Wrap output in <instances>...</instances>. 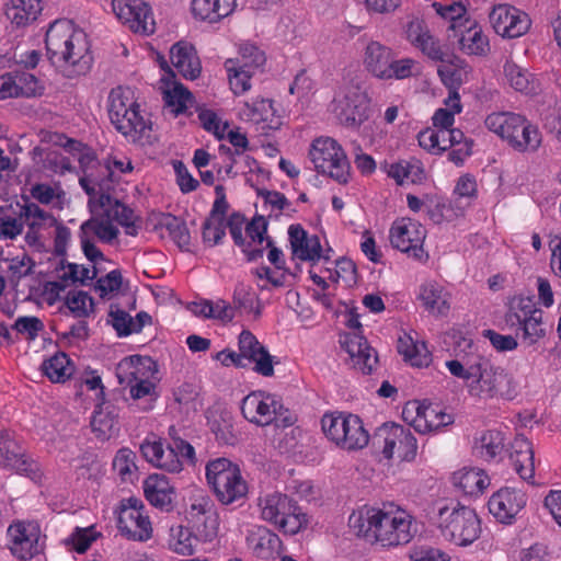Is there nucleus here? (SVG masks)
Segmentation results:
<instances>
[{"mask_svg":"<svg viewBox=\"0 0 561 561\" xmlns=\"http://www.w3.org/2000/svg\"><path fill=\"white\" fill-rule=\"evenodd\" d=\"M8 548L21 561L32 560L43 552L39 543L41 528L37 523L15 520L7 529Z\"/></svg>","mask_w":561,"mask_h":561,"instance_id":"obj_13","label":"nucleus"},{"mask_svg":"<svg viewBox=\"0 0 561 561\" xmlns=\"http://www.w3.org/2000/svg\"><path fill=\"white\" fill-rule=\"evenodd\" d=\"M296 504L297 503L286 494L278 492L267 494L264 499L260 500L262 517L275 525L278 524L282 517L288 515L289 512H295Z\"/></svg>","mask_w":561,"mask_h":561,"instance_id":"obj_32","label":"nucleus"},{"mask_svg":"<svg viewBox=\"0 0 561 561\" xmlns=\"http://www.w3.org/2000/svg\"><path fill=\"white\" fill-rule=\"evenodd\" d=\"M416 415L412 420L411 425L419 433L437 431L436 421L432 420L433 407L417 403L415 407Z\"/></svg>","mask_w":561,"mask_h":561,"instance_id":"obj_62","label":"nucleus"},{"mask_svg":"<svg viewBox=\"0 0 561 561\" xmlns=\"http://www.w3.org/2000/svg\"><path fill=\"white\" fill-rule=\"evenodd\" d=\"M424 239L425 231L412 220L394 222L390 229L392 247L419 260L422 259L424 253Z\"/></svg>","mask_w":561,"mask_h":561,"instance_id":"obj_18","label":"nucleus"},{"mask_svg":"<svg viewBox=\"0 0 561 561\" xmlns=\"http://www.w3.org/2000/svg\"><path fill=\"white\" fill-rule=\"evenodd\" d=\"M526 494L519 490L503 488L494 493L489 502V511L502 523L511 520L526 505Z\"/></svg>","mask_w":561,"mask_h":561,"instance_id":"obj_20","label":"nucleus"},{"mask_svg":"<svg viewBox=\"0 0 561 561\" xmlns=\"http://www.w3.org/2000/svg\"><path fill=\"white\" fill-rule=\"evenodd\" d=\"M465 61L453 54V60L440 61L437 73L442 82L449 89H459L463 81L466 70Z\"/></svg>","mask_w":561,"mask_h":561,"instance_id":"obj_46","label":"nucleus"},{"mask_svg":"<svg viewBox=\"0 0 561 561\" xmlns=\"http://www.w3.org/2000/svg\"><path fill=\"white\" fill-rule=\"evenodd\" d=\"M425 210L428 218L436 225L444 221H453L459 217L460 210L454 208L453 203H447L442 198L428 199L425 204Z\"/></svg>","mask_w":561,"mask_h":561,"instance_id":"obj_51","label":"nucleus"},{"mask_svg":"<svg viewBox=\"0 0 561 561\" xmlns=\"http://www.w3.org/2000/svg\"><path fill=\"white\" fill-rule=\"evenodd\" d=\"M156 370V362L150 357L134 355L122 359L116 366V377L119 385L130 387L142 373Z\"/></svg>","mask_w":561,"mask_h":561,"instance_id":"obj_29","label":"nucleus"},{"mask_svg":"<svg viewBox=\"0 0 561 561\" xmlns=\"http://www.w3.org/2000/svg\"><path fill=\"white\" fill-rule=\"evenodd\" d=\"M284 405L274 394L264 391H252L241 402V412L251 423L259 426H266L282 416Z\"/></svg>","mask_w":561,"mask_h":561,"instance_id":"obj_14","label":"nucleus"},{"mask_svg":"<svg viewBox=\"0 0 561 561\" xmlns=\"http://www.w3.org/2000/svg\"><path fill=\"white\" fill-rule=\"evenodd\" d=\"M288 236L293 254L299 260L316 262L322 257V248L317 234L308 236L300 225H291L288 228Z\"/></svg>","mask_w":561,"mask_h":561,"instance_id":"obj_24","label":"nucleus"},{"mask_svg":"<svg viewBox=\"0 0 561 561\" xmlns=\"http://www.w3.org/2000/svg\"><path fill=\"white\" fill-rule=\"evenodd\" d=\"M324 435L337 447L345 450L362 449L369 443L368 432L362 420L351 413H325L321 420Z\"/></svg>","mask_w":561,"mask_h":561,"instance_id":"obj_6","label":"nucleus"},{"mask_svg":"<svg viewBox=\"0 0 561 561\" xmlns=\"http://www.w3.org/2000/svg\"><path fill=\"white\" fill-rule=\"evenodd\" d=\"M206 480L222 505L243 501L249 492L240 467L227 458H217L206 465Z\"/></svg>","mask_w":561,"mask_h":561,"instance_id":"obj_4","label":"nucleus"},{"mask_svg":"<svg viewBox=\"0 0 561 561\" xmlns=\"http://www.w3.org/2000/svg\"><path fill=\"white\" fill-rule=\"evenodd\" d=\"M101 536L100 533L95 531L93 526L90 527H76L73 531L62 540L64 546L77 553H84Z\"/></svg>","mask_w":561,"mask_h":561,"instance_id":"obj_50","label":"nucleus"},{"mask_svg":"<svg viewBox=\"0 0 561 561\" xmlns=\"http://www.w3.org/2000/svg\"><path fill=\"white\" fill-rule=\"evenodd\" d=\"M255 302L259 304V298L250 286L244 284L237 285L232 299V308H234V312H254L255 316L259 317L261 316V308H254Z\"/></svg>","mask_w":561,"mask_h":561,"instance_id":"obj_54","label":"nucleus"},{"mask_svg":"<svg viewBox=\"0 0 561 561\" xmlns=\"http://www.w3.org/2000/svg\"><path fill=\"white\" fill-rule=\"evenodd\" d=\"M489 20L495 33L507 38L524 35L531 24L526 12L506 3L494 5Z\"/></svg>","mask_w":561,"mask_h":561,"instance_id":"obj_16","label":"nucleus"},{"mask_svg":"<svg viewBox=\"0 0 561 561\" xmlns=\"http://www.w3.org/2000/svg\"><path fill=\"white\" fill-rule=\"evenodd\" d=\"M187 527L171 529L170 548L188 556L194 552L195 541H211L218 534L219 517L214 501L208 495H195L186 511Z\"/></svg>","mask_w":561,"mask_h":561,"instance_id":"obj_1","label":"nucleus"},{"mask_svg":"<svg viewBox=\"0 0 561 561\" xmlns=\"http://www.w3.org/2000/svg\"><path fill=\"white\" fill-rule=\"evenodd\" d=\"M130 13L128 20L125 21L124 24H127L128 27L135 32L142 35H150L154 33L156 22L153 20L150 8L146 2L141 0V5H137Z\"/></svg>","mask_w":561,"mask_h":561,"instance_id":"obj_48","label":"nucleus"},{"mask_svg":"<svg viewBox=\"0 0 561 561\" xmlns=\"http://www.w3.org/2000/svg\"><path fill=\"white\" fill-rule=\"evenodd\" d=\"M21 217L27 220L31 230H39L43 227H53L57 225L56 218L42 209L35 203H27L21 208Z\"/></svg>","mask_w":561,"mask_h":561,"instance_id":"obj_52","label":"nucleus"},{"mask_svg":"<svg viewBox=\"0 0 561 561\" xmlns=\"http://www.w3.org/2000/svg\"><path fill=\"white\" fill-rule=\"evenodd\" d=\"M113 514L117 531L125 539L147 542L152 538L153 528L140 499L130 496L121 500Z\"/></svg>","mask_w":561,"mask_h":561,"instance_id":"obj_7","label":"nucleus"},{"mask_svg":"<svg viewBox=\"0 0 561 561\" xmlns=\"http://www.w3.org/2000/svg\"><path fill=\"white\" fill-rule=\"evenodd\" d=\"M170 59L174 68L185 78L195 80L202 71L201 60L195 47L184 41L172 45L170 49Z\"/></svg>","mask_w":561,"mask_h":561,"instance_id":"obj_25","label":"nucleus"},{"mask_svg":"<svg viewBox=\"0 0 561 561\" xmlns=\"http://www.w3.org/2000/svg\"><path fill=\"white\" fill-rule=\"evenodd\" d=\"M516 131V139H514L512 144V147L515 150L519 152H534L539 148L541 144V134L535 125L525 119L522 127Z\"/></svg>","mask_w":561,"mask_h":561,"instance_id":"obj_49","label":"nucleus"},{"mask_svg":"<svg viewBox=\"0 0 561 561\" xmlns=\"http://www.w3.org/2000/svg\"><path fill=\"white\" fill-rule=\"evenodd\" d=\"M341 344L350 355L351 363L355 369L366 375L373 371L378 357L376 351L368 345L364 336L357 333H348L341 340Z\"/></svg>","mask_w":561,"mask_h":561,"instance_id":"obj_21","label":"nucleus"},{"mask_svg":"<svg viewBox=\"0 0 561 561\" xmlns=\"http://www.w3.org/2000/svg\"><path fill=\"white\" fill-rule=\"evenodd\" d=\"M364 64L371 75L383 80L409 78L416 65L411 58L396 59L391 48L375 41L365 48Z\"/></svg>","mask_w":561,"mask_h":561,"instance_id":"obj_9","label":"nucleus"},{"mask_svg":"<svg viewBox=\"0 0 561 561\" xmlns=\"http://www.w3.org/2000/svg\"><path fill=\"white\" fill-rule=\"evenodd\" d=\"M309 157L319 173L328 174L340 184H346L351 165L341 145L333 138L319 137L311 144Z\"/></svg>","mask_w":561,"mask_h":561,"instance_id":"obj_8","label":"nucleus"},{"mask_svg":"<svg viewBox=\"0 0 561 561\" xmlns=\"http://www.w3.org/2000/svg\"><path fill=\"white\" fill-rule=\"evenodd\" d=\"M238 346L242 363H253V370L261 376L274 375L273 356L252 332L243 330L239 335Z\"/></svg>","mask_w":561,"mask_h":561,"instance_id":"obj_17","label":"nucleus"},{"mask_svg":"<svg viewBox=\"0 0 561 561\" xmlns=\"http://www.w3.org/2000/svg\"><path fill=\"white\" fill-rule=\"evenodd\" d=\"M144 493L152 506L164 512L173 511L176 497L175 488L165 476L153 473L147 477L144 481Z\"/></svg>","mask_w":561,"mask_h":561,"instance_id":"obj_22","label":"nucleus"},{"mask_svg":"<svg viewBox=\"0 0 561 561\" xmlns=\"http://www.w3.org/2000/svg\"><path fill=\"white\" fill-rule=\"evenodd\" d=\"M438 528L442 536L457 546L466 547L476 541L481 533V525L474 510L457 505L438 510Z\"/></svg>","mask_w":561,"mask_h":561,"instance_id":"obj_5","label":"nucleus"},{"mask_svg":"<svg viewBox=\"0 0 561 561\" xmlns=\"http://www.w3.org/2000/svg\"><path fill=\"white\" fill-rule=\"evenodd\" d=\"M510 460L523 480L529 481L535 474V459L531 443L523 435H516L511 444Z\"/></svg>","mask_w":561,"mask_h":561,"instance_id":"obj_27","label":"nucleus"},{"mask_svg":"<svg viewBox=\"0 0 561 561\" xmlns=\"http://www.w3.org/2000/svg\"><path fill=\"white\" fill-rule=\"evenodd\" d=\"M277 525L279 529L285 534L296 535L308 525V518L301 508L296 504L295 512H289L288 515L282 517Z\"/></svg>","mask_w":561,"mask_h":561,"instance_id":"obj_64","label":"nucleus"},{"mask_svg":"<svg viewBox=\"0 0 561 561\" xmlns=\"http://www.w3.org/2000/svg\"><path fill=\"white\" fill-rule=\"evenodd\" d=\"M376 516L377 507L364 506L351 514L348 518V526L356 536L363 537L373 542Z\"/></svg>","mask_w":561,"mask_h":561,"instance_id":"obj_38","label":"nucleus"},{"mask_svg":"<svg viewBox=\"0 0 561 561\" xmlns=\"http://www.w3.org/2000/svg\"><path fill=\"white\" fill-rule=\"evenodd\" d=\"M194 465L196 461L195 449L186 440L181 437H173L164 450L161 462H157L154 467L171 473H179L183 469V461Z\"/></svg>","mask_w":561,"mask_h":561,"instance_id":"obj_23","label":"nucleus"},{"mask_svg":"<svg viewBox=\"0 0 561 561\" xmlns=\"http://www.w3.org/2000/svg\"><path fill=\"white\" fill-rule=\"evenodd\" d=\"M225 68L228 72L229 84L236 95H241L251 89L249 70L242 69L234 59L229 58L225 61Z\"/></svg>","mask_w":561,"mask_h":561,"instance_id":"obj_53","label":"nucleus"},{"mask_svg":"<svg viewBox=\"0 0 561 561\" xmlns=\"http://www.w3.org/2000/svg\"><path fill=\"white\" fill-rule=\"evenodd\" d=\"M163 101L174 116H179L193 105L194 96L182 83H174L171 89L164 91Z\"/></svg>","mask_w":561,"mask_h":561,"instance_id":"obj_41","label":"nucleus"},{"mask_svg":"<svg viewBox=\"0 0 561 561\" xmlns=\"http://www.w3.org/2000/svg\"><path fill=\"white\" fill-rule=\"evenodd\" d=\"M417 298L425 310L433 314H446L449 310L448 294L443 286L435 282H428L421 286Z\"/></svg>","mask_w":561,"mask_h":561,"instance_id":"obj_33","label":"nucleus"},{"mask_svg":"<svg viewBox=\"0 0 561 561\" xmlns=\"http://www.w3.org/2000/svg\"><path fill=\"white\" fill-rule=\"evenodd\" d=\"M42 371L53 382H64L72 375L73 368L65 353H57L43 362Z\"/></svg>","mask_w":561,"mask_h":561,"instance_id":"obj_42","label":"nucleus"},{"mask_svg":"<svg viewBox=\"0 0 561 561\" xmlns=\"http://www.w3.org/2000/svg\"><path fill=\"white\" fill-rule=\"evenodd\" d=\"M0 465L25 474L32 480L41 478L38 463L26 457L24 449L9 430L0 431Z\"/></svg>","mask_w":561,"mask_h":561,"instance_id":"obj_15","label":"nucleus"},{"mask_svg":"<svg viewBox=\"0 0 561 561\" xmlns=\"http://www.w3.org/2000/svg\"><path fill=\"white\" fill-rule=\"evenodd\" d=\"M453 483L465 494H481L490 484L489 477L481 469H462L453 474Z\"/></svg>","mask_w":561,"mask_h":561,"instance_id":"obj_34","label":"nucleus"},{"mask_svg":"<svg viewBox=\"0 0 561 561\" xmlns=\"http://www.w3.org/2000/svg\"><path fill=\"white\" fill-rule=\"evenodd\" d=\"M210 430L216 435L217 440L224 444L233 445L237 440L232 417L229 413H220L218 417L213 419Z\"/></svg>","mask_w":561,"mask_h":561,"instance_id":"obj_58","label":"nucleus"},{"mask_svg":"<svg viewBox=\"0 0 561 561\" xmlns=\"http://www.w3.org/2000/svg\"><path fill=\"white\" fill-rule=\"evenodd\" d=\"M108 101L110 121L127 141L139 146L153 145L157 138L152 131V122L145 117L140 105L134 101V93L129 88L112 89Z\"/></svg>","mask_w":561,"mask_h":561,"instance_id":"obj_2","label":"nucleus"},{"mask_svg":"<svg viewBox=\"0 0 561 561\" xmlns=\"http://www.w3.org/2000/svg\"><path fill=\"white\" fill-rule=\"evenodd\" d=\"M472 371L469 374L473 381H469L468 391L471 396L486 394L504 396L510 392L511 378L499 367H493L488 360L479 358L472 363Z\"/></svg>","mask_w":561,"mask_h":561,"instance_id":"obj_12","label":"nucleus"},{"mask_svg":"<svg viewBox=\"0 0 561 561\" xmlns=\"http://www.w3.org/2000/svg\"><path fill=\"white\" fill-rule=\"evenodd\" d=\"M542 310L529 317L527 320L520 322L516 327L523 331V341L528 346L536 344L539 340L545 337L546 328L542 323Z\"/></svg>","mask_w":561,"mask_h":561,"instance_id":"obj_55","label":"nucleus"},{"mask_svg":"<svg viewBox=\"0 0 561 561\" xmlns=\"http://www.w3.org/2000/svg\"><path fill=\"white\" fill-rule=\"evenodd\" d=\"M45 45L51 65L64 68L77 67L78 73L84 71L91 61L85 34L76 30L69 20H56L46 32Z\"/></svg>","mask_w":561,"mask_h":561,"instance_id":"obj_3","label":"nucleus"},{"mask_svg":"<svg viewBox=\"0 0 561 561\" xmlns=\"http://www.w3.org/2000/svg\"><path fill=\"white\" fill-rule=\"evenodd\" d=\"M339 122L347 127L356 129L368 119V104L359 94L346 95L339 101L334 108Z\"/></svg>","mask_w":561,"mask_h":561,"instance_id":"obj_26","label":"nucleus"},{"mask_svg":"<svg viewBox=\"0 0 561 561\" xmlns=\"http://www.w3.org/2000/svg\"><path fill=\"white\" fill-rule=\"evenodd\" d=\"M116 298H122L125 307L135 309L136 299L129 291V280L123 277L118 268L107 272V301L113 302Z\"/></svg>","mask_w":561,"mask_h":561,"instance_id":"obj_37","label":"nucleus"},{"mask_svg":"<svg viewBox=\"0 0 561 561\" xmlns=\"http://www.w3.org/2000/svg\"><path fill=\"white\" fill-rule=\"evenodd\" d=\"M159 225L169 232L170 238L180 249L188 250L191 236L186 224L182 219L171 214H163Z\"/></svg>","mask_w":561,"mask_h":561,"instance_id":"obj_45","label":"nucleus"},{"mask_svg":"<svg viewBox=\"0 0 561 561\" xmlns=\"http://www.w3.org/2000/svg\"><path fill=\"white\" fill-rule=\"evenodd\" d=\"M135 218L134 210L118 198L113 197L107 186V244H118L116 239L119 230L112 221L121 225L126 234L135 237L138 232Z\"/></svg>","mask_w":561,"mask_h":561,"instance_id":"obj_19","label":"nucleus"},{"mask_svg":"<svg viewBox=\"0 0 561 561\" xmlns=\"http://www.w3.org/2000/svg\"><path fill=\"white\" fill-rule=\"evenodd\" d=\"M67 268L68 270L60 276V280L51 284L58 290H64L66 288V284L64 283H67L68 280L83 284L87 279H92L96 274L94 267L90 271L89 268L75 263H69Z\"/></svg>","mask_w":561,"mask_h":561,"instance_id":"obj_59","label":"nucleus"},{"mask_svg":"<svg viewBox=\"0 0 561 561\" xmlns=\"http://www.w3.org/2000/svg\"><path fill=\"white\" fill-rule=\"evenodd\" d=\"M432 7L438 15L451 22L450 28L456 30L457 27L463 26L462 20L467 13V9L461 2H453L447 5L434 2Z\"/></svg>","mask_w":561,"mask_h":561,"instance_id":"obj_60","label":"nucleus"},{"mask_svg":"<svg viewBox=\"0 0 561 561\" xmlns=\"http://www.w3.org/2000/svg\"><path fill=\"white\" fill-rule=\"evenodd\" d=\"M413 537L412 516L400 507L377 508L373 541L383 547L408 543Z\"/></svg>","mask_w":561,"mask_h":561,"instance_id":"obj_10","label":"nucleus"},{"mask_svg":"<svg viewBox=\"0 0 561 561\" xmlns=\"http://www.w3.org/2000/svg\"><path fill=\"white\" fill-rule=\"evenodd\" d=\"M136 454L128 448H122L117 451L112 462L113 472L118 476L123 482H133L137 478V466L135 463Z\"/></svg>","mask_w":561,"mask_h":561,"instance_id":"obj_47","label":"nucleus"},{"mask_svg":"<svg viewBox=\"0 0 561 561\" xmlns=\"http://www.w3.org/2000/svg\"><path fill=\"white\" fill-rule=\"evenodd\" d=\"M12 329L16 333L24 335L28 341H34L38 334L44 330L43 321L34 316L19 317Z\"/></svg>","mask_w":561,"mask_h":561,"instance_id":"obj_61","label":"nucleus"},{"mask_svg":"<svg viewBox=\"0 0 561 561\" xmlns=\"http://www.w3.org/2000/svg\"><path fill=\"white\" fill-rule=\"evenodd\" d=\"M476 448L480 449L482 456L494 458L504 448V438L499 431H485L477 439Z\"/></svg>","mask_w":561,"mask_h":561,"instance_id":"obj_57","label":"nucleus"},{"mask_svg":"<svg viewBox=\"0 0 561 561\" xmlns=\"http://www.w3.org/2000/svg\"><path fill=\"white\" fill-rule=\"evenodd\" d=\"M41 11V0H10L5 14L16 26H25L35 21Z\"/></svg>","mask_w":561,"mask_h":561,"instance_id":"obj_35","label":"nucleus"},{"mask_svg":"<svg viewBox=\"0 0 561 561\" xmlns=\"http://www.w3.org/2000/svg\"><path fill=\"white\" fill-rule=\"evenodd\" d=\"M247 541L255 556L261 559L272 558L275 552H278L282 545L279 537L263 526L252 529Z\"/></svg>","mask_w":561,"mask_h":561,"instance_id":"obj_30","label":"nucleus"},{"mask_svg":"<svg viewBox=\"0 0 561 561\" xmlns=\"http://www.w3.org/2000/svg\"><path fill=\"white\" fill-rule=\"evenodd\" d=\"M409 32L412 42L432 60H453V54L444 50L439 42L427 30L423 31L420 24H411Z\"/></svg>","mask_w":561,"mask_h":561,"instance_id":"obj_31","label":"nucleus"},{"mask_svg":"<svg viewBox=\"0 0 561 561\" xmlns=\"http://www.w3.org/2000/svg\"><path fill=\"white\" fill-rule=\"evenodd\" d=\"M239 67L249 70V75L254 76L266 62V57L263 50L253 44L245 43L240 45L239 57L233 58Z\"/></svg>","mask_w":561,"mask_h":561,"instance_id":"obj_44","label":"nucleus"},{"mask_svg":"<svg viewBox=\"0 0 561 561\" xmlns=\"http://www.w3.org/2000/svg\"><path fill=\"white\" fill-rule=\"evenodd\" d=\"M66 305L71 313L76 317L88 316L89 309L92 307V298L82 290L69 291L66 298Z\"/></svg>","mask_w":561,"mask_h":561,"instance_id":"obj_63","label":"nucleus"},{"mask_svg":"<svg viewBox=\"0 0 561 561\" xmlns=\"http://www.w3.org/2000/svg\"><path fill=\"white\" fill-rule=\"evenodd\" d=\"M107 316L111 317V324L119 337L133 334V318L125 309L121 308L119 304L111 302Z\"/></svg>","mask_w":561,"mask_h":561,"instance_id":"obj_56","label":"nucleus"},{"mask_svg":"<svg viewBox=\"0 0 561 561\" xmlns=\"http://www.w3.org/2000/svg\"><path fill=\"white\" fill-rule=\"evenodd\" d=\"M95 236L100 241H105V218L92 217L81 225V244L85 256L90 261L102 257L96 247L90 241V237Z\"/></svg>","mask_w":561,"mask_h":561,"instance_id":"obj_36","label":"nucleus"},{"mask_svg":"<svg viewBox=\"0 0 561 561\" xmlns=\"http://www.w3.org/2000/svg\"><path fill=\"white\" fill-rule=\"evenodd\" d=\"M236 0H192V13L196 19L217 23L236 9Z\"/></svg>","mask_w":561,"mask_h":561,"instance_id":"obj_28","label":"nucleus"},{"mask_svg":"<svg viewBox=\"0 0 561 561\" xmlns=\"http://www.w3.org/2000/svg\"><path fill=\"white\" fill-rule=\"evenodd\" d=\"M459 42L461 49L470 55L485 56L490 50L489 39L477 24L468 26Z\"/></svg>","mask_w":561,"mask_h":561,"instance_id":"obj_43","label":"nucleus"},{"mask_svg":"<svg viewBox=\"0 0 561 561\" xmlns=\"http://www.w3.org/2000/svg\"><path fill=\"white\" fill-rule=\"evenodd\" d=\"M540 311L541 310L536 307V302L533 297H514L510 301L508 311L505 314V321L513 328Z\"/></svg>","mask_w":561,"mask_h":561,"instance_id":"obj_40","label":"nucleus"},{"mask_svg":"<svg viewBox=\"0 0 561 561\" xmlns=\"http://www.w3.org/2000/svg\"><path fill=\"white\" fill-rule=\"evenodd\" d=\"M245 224V217L240 213H233L227 220L226 227L229 228V232L239 247H242L243 253L247 255L248 261H256L264 254V248L250 249L251 243H245L242 231Z\"/></svg>","mask_w":561,"mask_h":561,"instance_id":"obj_39","label":"nucleus"},{"mask_svg":"<svg viewBox=\"0 0 561 561\" xmlns=\"http://www.w3.org/2000/svg\"><path fill=\"white\" fill-rule=\"evenodd\" d=\"M371 445L380 450L386 459L394 454L402 461H412L416 457L417 443L409 428L396 423H383L371 436Z\"/></svg>","mask_w":561,"mask_h":561,"instance_id":"obj_11","label":"nucleus"}]
</instances>
